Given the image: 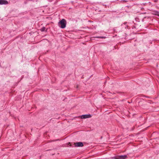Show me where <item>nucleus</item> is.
Segmentation results:
<instances>
[{"instance_id": "f03ea898", "label": "nucleus", "mask_w": 159, "mask_h": 159, "mask_svg": "<svg viewBox=\"0 0 159 159\" xmlns=\"http://www.w3.org/2000/svg\"><path fill=\"white\" fill-rule=\"evenodd\" d=\"M127 156L126 155L116 156L114 158L116 159H125L127 158Z\"/></svg>"}, {"instance_id": "423d86ee", "label": "nucleus", "mask_w": 159, "mask_h": 159, "mask_svg": "<svg viewBox=\"0 0 159 159\" xmlns=\"http://www.w3.org/2000/svg\"><path fill=\"white\" fill-rule=\"evenodd\" d=\"M41 30H42V31H44V30H45V28H44H44H42L41 29Z\"/></svg>"}, {"instance_id": "7ed1b4c3", "label": "nucleus", "mask_w": 159, "mask_h": 159, "mask_svg": "<svg viewBox=\"0 0 159 159\" xmlns=\"http://www.w3.org/2000/svg\"><path fill=\"white\" fill-rule=\"evenodd\" d=\"M75 146L76 147H82L83 146L82 143L81 142H77L75 143Z\"/></svg>"}, {"instance_id": "f257e3e1", "label": "nucleus", "mask_w": 159, "mask_h": 159, "mask_svg": "<svg viewBox=\"0 0 159 159\" xmlns=\"http://www.w3.org/2000/svg\"><path fill=\"white\" fill-rule=\"evenodd\" d=\"M58 24L61 28L63 29L66 27V21L65 19H63L58 22Z\"/></svg>"}, {"instance_id": "39448f33", "label": "nucleus", "mask_w": 159, "mask_h": 159, "mask_svg": "<svg viewBox=\"0 0 159 159\" xmlns=\"http://www.w3.org/2000/svg\"><path fill=\"white\" fill-rule=\"evenodd\" d=\"M8 3L7 1L5 0H0V5H6Z\"/></svg>"}, {"instance_id": "0eeeda50", "label": "nucleus", "mask_w": 159, "mask_h": 159, "mask_svg": "<svg viewBox=\"0 0 159 159\" xmlns=\"http://www.w3.org/2000/svg\"><path fill=\"white\" fill-rule=\"evenodd\" d=\"M100 38H105V37L103 36V37H100Z\"/></svg>"}, {"instance_id": "20e7f679", "label": "nucleus", "mask_w": 159, "mask_h": 159, "mask_svg": "<svg viewBox=\"0 0 159 159\" xmlns=\"http://www.w3.org/2000/svg\"><path fill=\"white\" fill-rule=\"evenodd\" d=\"M91 117V116L90 115H84L80 116V118L82 119L90 118Z\"/></svg>"}]
</instances>
